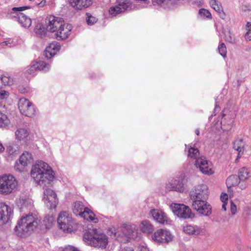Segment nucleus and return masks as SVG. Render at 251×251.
<instances>
[{"label":"nucleus","instance_id":"f257e3e1","mask_svg":"<svg viewBox=\"0 0 251 251\" xmlns=\"http://www.w3.org/2000/svg\"><path fill=\"white\" fill-rule=\"evenodd\" d=\"M31 177L40 185H47L54 178V173L46 162L38 160L32 166L30 173Z\"/></svg>","mask_w":251,"mask_h":251},{"label":"nucleus","instance_id":"f03ea898","mask_svg":"<svg viewBox=\"0 0 251 251\" xmlns=\"http://www.w3.org/2000/svg\"><path fill=\"white\" fill-rule=\"evenodd\" d=\"M40 221L33 214H25L21 218L14 228L16 235L25 237L31 233L38 227Z\"/></svg>","mask_w":251,"mask_h":251},{"label":"nucleus","instance_id":"7ed1b4c3","mask_svg":"<svg viewBox=\"0 0 251 251\" xmlns=\"http://www.w3.org/2000/svg\"><path fill=\"white\" fill-rule=\"evenodd\" d=\"M84 239L90 246L105 249L108 244V238L106 235L103 233L98 234L97 229H93L92 233L85 235Z\"/></svg>","mask_w":251,"mask_h":251},{"label":"nucleus","instance_id":"20e7f679","mask_svg":"<svg viewBox=\"0 0 251 251\" xmlns=\"http://www.w3.org/2000/svg\"><path fill=\"white\" fill-rule=\"evenodd\" d=\"M18 181L14 176L5 175L0 176V194L9 195L17 189Z\"/></svg>","mask_w":251,"mask_h":251},{"label":"nucleus","instance_id":"39448f33","mask_svg":"<svg viewBox=\"0 0 251 251\" xmlns=\"http://www.w3.org/2000/svg\"><path fill=\"white\" fill-rule=\"evenodd\" d=\"M57 223L64 232L70 233L73 230L74 222L71 215L66 211H61L58 215Z\"/></svg>","mask_w":251,"mask_h":251},{"label":"nucleus","instance_id":"423d86ee","mask_svg":"<svg viewBox=\"0 0 251 251\" xmlns=\"http://www.w3.org/2000/svg\"><path fill=\"white\" fill-rule=\"evenodd\" d=\"M208 195V188L206 185L203 184L194 187L190 192V199L193 201L197 200H206Z\"/></svg>","mask_w":251,"mask_h":251},{"label":"nucleus","instance_id":"0eeeda50","mask_svg":"<svg viewBox=\"0 0 251 251\" xmlns=\"http://www.w3.org/2000/svg\"><path fill=\"white\" fill-rule=\"evenodd\" d=\"M171 207L175 215L179 218L186 219L194 217L191 208L184 204L173 203Z\"/></svg>","mask_w":251,"mask_h":251},{"label":"nucleus","instance_id":"6e6552de","mask_svg":"<svg viewBox=\"0 0 251 251\" xmlns=\"http://www.w3.org/2000/svg\"><path fill=\"white\" fill-rule=\"evenodd\" d=\"M192 207L200 214L209 216L212 213V207L206 200H197L193 201Z\"/></svg>","mask_w":251,"mask_h":251},{"label":"nucleus","instance_id":"1a4fd4ad","mask_svg":"<svg viewBox=\"0 0 251 251\" xmlns=\"http://www.w3.org/2000/svg\"><path fill=\"white\" fill-rule=\"evenodd\" d=\"M18 108L20 113L23 115L29 117L35 115V109L32 103L27 99H20L18 102Z\"/></svg>","mask_w":251,"mask_h":251},{"label":"nucleus","instance_id":"9d476101","mask_svg":"<svg viewBox=\"0 0 251 251\" xmlns=\"http://www.w3.org/2000/svg\"><path fill=\"white\" fill-rule=\"evenodd\" d=\"M46 22L48 31L57 33L64 21L61 18L50 15L47 17Z\"/></svg>","mask_w":251,"mask_h":251},{"label":"nucleus","instance_id":"9b49d317","mask_svg":"<svg viewBox=\"0 0 251 251\" xmlns=\"http://www.w3.org/2000/svg\"><path fill=\"white\" fill-rule=\"evenodd\" d=\"M43 200L46 206L50 209L55 208L58 203L56 193L50 189L44 190Z\"/></svg>","mask_w":251,"mask_h":251},{"label":"nucleus","instance_id":"f8f14e48","mask_svg":"<svg viewBox=\"0 0 251 251\" xmlns=\"http://www.w3.org/2000/svg\"><path fill=\"white\" fill-rule=\"evenodd\" d=\"M152 238L154 241L157 243H168L172 241L173 236L169 231L160 229L154 233Z\"/></svg>","mask_w":251,"mask_h":251},{"label":"nucleus","instance_id":"ddd939ff","mask_svg":"<svg viewBox=\"0 0 251 251\" xmlns=\"http://www.w3.org/2000/svg\"><path fill=\"white\" fill-rule=\"evenodd\" d=\"M195 165L203 174L210 175L214 173L212 169L209 167L208 161L203 157L197 159Z\"/></svg>","mask_w":251,"mask_h":251},{"label":"nucleus","instance_id":"4468645a","mask_svg":"<svg viewBox=\"0 0 251 251\" xmlns=\"http://www.w3.org/2000/svg\"><path fill=\"white\" fill-rule=\"evenodd\" d=\"M130 6V3L128 0H119L118 4L110 8L109 13L113 16H116L117 14L124 12L128 9Z\"/></svg>","mask_w":251,"mask_h":251},{"label":"nucleus","instance_id":"2eb2a0df","mask_svg":"<svg viewBox=\"0 0 251 251\" xmlns=\"http://www.w3.org/2000/svg\"><path fill=\"white\" fill-rule=\"evenodd\" d=\"M12 212L11 208L5 202H0V225L6 224L10 219Z\"/></svg>","mask_w":251,"mask_h":251},{"label":"nucleus","instance_id":"dca6fc26","mask_svg":"<svg viewBox=\"0 0 251 251\" xmlns=\"http://www.w3.org/2000/svg\"><path fill=\"white\" fill-rule=\"evenodd\" d=\"M72 29V26L71 25L65 24L64 22L57 33H55L56 38L58 40H63L67 38L70 35Z\"/></svg>","mask_w":251,"mask_h":251},{"label":"nucleus","instance_id":"f3484780","mask_svg":"<svg viewBox=\"0 0 251 251\" xmlns=\"http://www.w3.org/2000/svg\"><path fill=\"white\" fill-rule=\"evenodd\" d=\"M16 138L23 144H27L31 140L29 130L25 128H19L15 131Z\"/></svg>","mask_w":251,"mask_h":251},{"label":"nucleus","instance_id":"a211bd4d","mask_svg":"<svg viewBox=\"0 0 251 251\" xmlns=\"http://www.w3.org/2000/svg\"><path fill=\"white\" fill-rule=\"evenodd\" d=\"M71 5L76 10L85 9L93 3L92 0H69Z\"/></svg>","mask_w":251,"mask_h":251},{"label":"nucleus","instance_id":"6ab92c4d","mask_svg":"<svg viewBox=\"0 0 251 251\" xmlns=\"http://www.w3.org/2000/svg\"><path fill=\"white\" fill-rule=\"evenodd\" d=\"M151 214L153 219L156 222L162 224H166L168 223V218L163 212L157 209H153L151 211Z\"/></svg>","mask_w":251,"mask_h":251},{"label":"nucleus","instance_id":"aec40b11","mask_svg":"<svg viewBox=\"0 0 251 251\" xmlns=\"http://www.w3.org/2000/svg\"><path fill=\"white\" fill-rule=\"evenodd\" d=\"M167 188L169 190L176 191L179 192H183L184 190L183 184L182 181L177 179L173 180L171 182L167 184Z\"/></svg>","mask_w":251,"mask_h":251},{"label":"nucleus","instance_id":"412c9836","mask_svg":"<svg viewBox=\"0 0 251 251\" xmlns=\"http://www.w3.org/2000/svg\"><path fill=\"white\" fill-rule=\"evenodd\" d=\"M79 216L83 218L84 219L92 222L94 223L98 222V219L96 218L95 214L87 207L84 209V210L81 212Z\"/></svg>","mask_w":251,"mask_h":251},{"label":"nucleus","instance_id":"4be33fe9","mask_svg":"<svg viewBox=\"0 0 251 251\" xmlns=\"http://www.w3.org/2000/svg\"><path fill=\"white\" fill-rule=\"evenodd\" d=\"M183 231L188 234L198 235L202 232V229L197 226H193L188 225L183 227Z\"/></svg>","mask_w":251,"mask_h":251},{"label":"nucleus","instance_id":"5701e85b","mask_svg":"<svg viewBox=\"0 0 251 251\" xmlns=\"http://www.w3.org/2000/svg\"><path fill=\"white\" fill-rule=\"evenodd\" d=\"M21 25L25 27H29L31 25V20L23 13H19L16 17Z\"/></svg>","mask_w":251,"mask_h":251},{"label":"nucleus","instance_id":"b1692460","mask_svg":"<svg viewBox=\"0 0 251 251\" xmlns=\"http://www.w3.org/2000/svg\"><path fill=\"white\" fill-rule=\"evenodd\" d=\"M209 3L211 7L219 13L220 18L224 19L226 15L220 2L217 0H210Z\"/></svg>","mask_w":251,"mask_h":251},{"label":"nucleus","instance_id":"393cba45","mask_svg":"<svg viewBox=\"0 0 251 251\" xmlns=\"http://www.w3.org/2000/svg\"><path fill=\"white\" fill-rule=\"evenodd\" d=\"M32 161L33 158L31 154L27 151L24 152L19 158L20 163L23 166H27L32 163Z\"/></svg>","mask_w":251,"mask_h":251},{"label":"nucleus","instance_id":"a878e982","mask_svg":"<svg viewBox=\"0 0 251 251\" xmlns=\"http://www.w3.org/2000/svg\"><path fill=\"white\" fill-rule=\"evenodd\" d=\"M245 143L242 139H238L233 143V148L238 151V155L243 154L244 151Z\"/></svg>","mask_w":251,"mask_h":251},{"label":"nucleus","instance_id":"bb28decb","mask_svg":"<svg viewBox=\"0 0 251 251\" xmlns=\"http://www.w3.org/2000/svg\"><path fill=\"white\" fill-rule=\"evenodd\" d=\"M251 171L245 167L240 168L238 172V176L241 180H248L250 177Z\"/></svg>","mask_w":251,"mask_h":251},{"label":"nucleus","instance_id":"cd10ccee","mask_svg":"<svg viewBox=\"0 0 251 251\" xmlns=\"http://www.w3.org/2000/svg\"><path fill=\"white\" fill-rule=\"evenodd\" d=\"M239 178L238 176L231 175L227 177L226 180V184L228 188L237 186L239 183Z\"/></svg>","mask_w":251,"mask_h":251},{"label":"nucleus","instance_id":"c85d7f7f","mask_svg":"<svg viewBox=\"0 0 251 251\" xmlns=\"http://www.w3.org/2000/svg\"><path fill=\"white\" fill-rule=\"evenodd\" d=\"M142 231L146 233H149L153 231V226L148 221H143L140 225Z\"/></svg>","mask_w":251,"mask_h":251},{"label":"nucleus","instance_id":"c756f323","mask_svg":"<svg viewBox=\"0 0 251 251\" xmlns=\"http://www.w3.org/2000/svg\"><path fill=\"white\" fill-rule=\"evenodd\" d=\"M234 120L233 118L230 119L227 122L226 121V118L223 119L221 121V128L224 131H228L232 127Z\"/></svg>","mask_w":251,"mask_h":251},{"label":"nucleus","instance_id":"7c9ffc66","mask_svg":"<svg viewBox=\"0 0 251 251\" xmlns=\"http://www.w3.org/2000/svg\"><path fill=\"white\" fill-rule=\"evenodd\" d=\"M188 156L195 159L196 160L197 159L200 158V151L199 150L196 148H194L192 147V146H188Z\"/></svg>","mask_w":251,"mask_h":251},{"label":"nucleus","instance_id":"2f4dec72","mask_svg":"<svg viewBox=\"0 0 251 251\" xmlns=\"http://www.w3.org/2000/svg\"><path fill=\"white\" fill-rule=\"evenodd\" d=\"M47 29H46L42 25L38 24L34 28V31L37 36L41 38L44 37L47 34Z\"/></svg>","mask_w":251,"mask_h":251},{"label":"nucleus","instance_id":"473e14b6","mask_svg":"<svg viewBox=\"0 0 251 251\" xmlns=\"http://www.w3.org/2000/svg\"><path fill=\"white\" fill-rule=\"evenodd\" d=\"M85 208L82 202L76 201L75 203L73 212L76 215H80Z\"/></svg>","mask_w":251,"mask_h":251},{"label":"nucleus","instance_id":"72a5a7b5","mask_svg":"<svg viewBox=\"0 0 251 251\" xmlns=\"http://www.w3.org/2000/svg\"><path fill=\"white\" fill-rule=\"evenodd\" d=\"M54 222V218L52 215H47L45 217L43 224L45 226L46 228H50Z\"/></svg>","mask_w":251,"mask_h":251},{"label":"nucleus","instance_id":"f704fd0d","mask_svg":"<svg viewBox=\"0 0 251 251\" xmlns=\"http://www.w3.org/2000/svg\"><path fill=\"white\" fill-rule=\"evenodd\" d=\"M9 123V120L7 116L0 112V128L7 126Z\"/></svg>","mask_w":251,"mask_h":251},{"label":"nucleus","instance_id":"c9c22d12","mask_svg":"<svg viewBox=\"0 0 251 251\" xmlns=\"http://www.w3.org/2000/svg\"><path fill=\"white\" fill-rule=\"evenodd\" d=\"M218 50L219 53L224 58H225L226 56V48L225 44L224 43L220 44V45L218 46Z\"/></svg>","mask_w":251,"mask_h":251},{"label":"nucleus","instance_id":"e433bc0d","mask_svg":"<svg viewBox=\"0 0 251 251\" xmlns=\"http://www.w3.org/2000/svg\"><path fill=\"white\" fill-rule=\"evenodd\" d=\"M35 63L36 66H38V70L48 71L49 70V67L47 66L46 63L44 61H39Z\"/></svg>","mask_w":251,"mask_h":251},{"label":"nucleus","instance_id":"4c0bfd02","mask_svg":"<svg viewBox=\"0 0 251 251\" xmlns=\"http://www.w3.org/2000/svg\"><path fill=\"white\" fill-rule=\"evenodd\" d=\"M0 79L4 85H11L13 84V79L9 76L1 75Z\"/></svg>","mask_w":251,"mask_h":251},{"label":"nucleus","instance_id":"58836bf2","mask_svg":"<svg viewBox=\"0 0 251 251\" xmlns=\"http://www.w3.org/2000/svg\"><path fill=\"white\" fill-rule=\"evenodd\" d=\"M57 51L55 50H49V47H47L45 51L44 55L48 59L51 58L56 54Z\"/></svg>","mask_w":251,"mask_h":251},{"label":"nucleus","instance_id":"ea45409f","mask_svg":"<svg viewBox=\"0 0 251 251\" xmlns=\"http://www.w3.org/2000/svg\"><path fill=\"white\" fill-rule=\"evenodd\" d=\"M108 234L112 238L117 239L119 236V233L117 231V230L114 228L111 227L109 229Z\"/></svg>","mask_w":251,"mask_h":251},{"label":"nucleus","instance_id":"a19ab883","mask_svg":"<svg viewBox=\"0 0 251 251\" xmlns=\"http://www.w3.org/2000/svg\"><path fill=\"white\" fill-rule=\"evenodd\" d=\"M246 28L248 32L245 35V38L246 40H251V23L248 22L246 25Z\"/></svg>","mask_w":251,"mask_h":251},{"label":"nucleus","instance_id":"79ce46f5","mask_svg":"<svg viewBox=\"0 0 251 251\" xmlns=\"http://www.w3.org/2000/svg\"><path fill=\"white\" fill-rule=\"evenodd\" d=\"M199 14L203 17L207 18H211V14L210 12L207 9L201 8L199 10Z\"/></svg>","mask_w":251,"mask_h":251},{"label":"nucleus","instance_id":"37998d69","mask_svg":"<svg viewBox=\"0 0 251 251\" xmlns=\"http://www.w3.org/2000/svg\"><path fill=\"white\" fill-rule=\"evenodd\" d=\"M86 16V21L88 25H92L97 22V19L95 17L92 16L90 14L87 13Z\"/></svg>","mask_w":251,"mask_h":251},{"label":"nucleus","instance_id":"c03bdc74","mask_svg":"<svg viewBox=\"0 0 251 251\" xmlns=\"http://www.w3.org/2000/svg\"><path fill=\"white\" fill-rule=\"evenodd\" d=\"M225 40L231 43H235L236 39L234 36L230 32L228 31L227 33L225 35Z\"/></svg>","mask_w":251,"mask_h":251},{"label":"nucleus","instance_id":"a18cd8bd","mask_svg":"<svg viewBox=\"0 0 251 251\" xmlns=\"http://www.w3.org/2000/svg\"><path fill=\"white\" fill-rule=\"evenodd\" d=\"M23 206L31 209L33 207V201L31 199H25L23 201Z\"/></svg>","mask_w":251,"mask_h":251},{"label":"nucleus","instance_id":"49530a36","mask_svg":"<svg viewBox=\"0 0 251 251\" xmlns=\"http://www.w3.org/2000/svg\"><path fill=\"white\" fill-rule=\"evenodd\" d=\"M38 66H36L35 63L31 65L29 68L27 69L26 72L28 74H32L34 73L37 70Z\"/></svg>","mask_w":251,"mask_h":251},{"label":"nucleus","instance_id":"de8ad7c7","mask_svg":"<svg viewBox=\"0 0 251 251\" xmlns=\"http://www.w3.org/2000/svg\"><path fill=\"white\" fill-rule=\"evenodd\" d=\"M48 47H49V50H55L56 51H58L60 49V46L56 42L50 44Z\"/></svg>","mask_w":251,"mask_h":251},{"label":"nucleus","instance_id":"09e8293b","mask_svg":"<svg viewBox=\"0 0 251 251\" xmlns=\"http://www.w3.org/2000/svg\"><path fill=\"white\" fill-rule=\"evenodd\" d=\"M247 180H241L239 179V183L238 184L239 188L242 190L245 189L247 188L248 184V183L246 181Z\"/></svg>","mask_w":251,"mask_h":251},{"label":"nucleus","instance_id":"8fccbe9b","mask_svg":"<svg viewBox=\"0 0 251 251\" xmlns=\"http://www.w3.org/2000/svg\"><path fill=\"white\" fill-rule=\"evenodd\" d=\"M6 152L10 155L17 154V151L12 146H8L6 149Z\"/></svg>","mask_w":251,"mask_h":251},{"label":"nucleus","instance_id":"3c124183","mask_svg":"<svg viewBox=\"0 0 251 251\" xmlns=\"http://www.w3.org/2000/svg\"><path fill=\"white\" fill-rule=\"evenodd\" d=\"M30 7L29 6H25L22 7H13L12 10L14 11H22L25 9H30Z\"/></svg>","mask_w":251,"mask_h":251},{"label":"nucleus","instance_id":"603ef678","mask_svg":"<svg viewBox=\"0 0 251 251\" xmlns=\"http://www.w3.org/2000/svg\"><path fill=\"white\" fill-rule=\"evenodd\" d=\"M63 251H79V250L74 246L69 245L66 247Z\"/></svg>","mask_w":251,"mask_h":251},{"label":"nucleus","instance_id":"864d4df0","mask_svg":"<svg viewBox=\"0 0 251 251\" xmlns=\"http://www.w3.org/2000/svg\"><path fill=\"white\" fill-rule=\"evenodd\" d=\"M237 207L236 205L232 202L230 203V211L232 215H235L236 212Z\"/></svg>","mask_w":251,"mask_h":251},{"label":"nucleus","instance_id":"5fc2aeb1","mask_svg":"<svg viewBox=\"0 0 251 251\" xmlns=\"http://www.w3.org/2000/svg\"><path fill=\"white\" fill-rule=\"evenodd\" d=\"M9 95L8 92L4 90H1L0 91V96L1 99L6 98Z\"/></svg>","mask_w":251,"mask_h":251},{"label":"nucleus","instance_id":"6e6d98bb","mask_svg":"<svg viewBox=\"0 0 251 251\" xmlns=\"http://www.w3.org/2000/svg\"><path fill=\"white\" fill-rule=\"evenodd\" d=\"M221 200L223 202H227L228 195L226 193H222L221 195Z\"/></svg>","mask_w":251,"mask_h":251},{"label":"nucleus","instance_id":"4d7b16f0","mask_svg":"<svg viewBox=\"0 0 251 251\" xmlns=\"http://www.w3.org/2000/svg\"><path fill=\"white\" fill-rule=\"evenodd\" d=\"M119 251H134V250L132 247H125L121 248Z\"/></svg>","mask_w":251,"mask_h":251},{"label":"nucleus","instance_id":"13d9d810","mask_svg":"<svg viewBox=\"0 0 251 251\" xmlns=\"http://www.w3.org/2000/svg\"><path fill=\"white\" fill-rule=\"evenodd\" d=\"M153 3H156L158 4H161L165 2L170 1V0H152Z\"/></svg>","mask_w":251,"mask_h":251},{"label":"nucleus","instance_id":"bf43d9fd","mask_svg":"<svg viewBox=\"0 0 251 251\" xmlns=\"http://www.w3.org/2000/svg\"><path fill=\"white\" fill-rule=\"evenodd\" d=\"M139 251H149L148 248H147L146 247H144L143 246H139Z\"/></svg>","mask_w":251,"mask_h":251},{"label":"nucleus","instance_id":"052dcab7","mask_svg":"<svg viewBox=\"0 0 251 251\" xmlns=\"http://www.w3.org/2000/svg\"><path fill=\"white\" fill-rule=\"evenodd\" d=\"M46 0H42L40 3H37L39 6L43 7L46 4Z\"/></svg>","mask_w":251,"mask_h":251},{"label":"nucleus","instance_id":"680f3d73","mask_svg":"<svg viewBox=\"0 0 251 251\" xmlns=\"http://www.w3.org/2000/svg\"><path fill=\"white\" fill-rule=\"evenodd\" d=\"M9 44H10V43L7 41L2 42L0 44L1 46H8Z\"/></svg>","mask_w":251,"mask_h":251},{"label":"nucleus","instance_id":"e2e57ef3","mask_svg":"<svg viewBox=\"0 0 251 251\" xmlns=\"http://www.w3.org/2000/svg\"><path fill=\"white\" fill-rule=\"evenodd\" d=\"M227 202H223L222 205V209L224 211H226V206L227 205Z\"/></svg>","mask_w":251,"mask_h":251},{"label":"nucleus","instance_id":"0e129e2a","mask_svg":"<svg viewBox=\"0 0 251 251\" xmlns=\"http://www.w3.org/2000/svg\"><path fill=\"white\" fill-rule=\"evenodd\" d=\"M195 132H196V134L197 135H199L200 134V130L199 128H197L196 129V131H195Z\"/></svg>","mask_w":251,"mask_h":251},{"label":"nucleus","instance_id":"69168bd1","mask_svg":"<svg viewBox=\"0 0 251 251\" xmlns=\"http://www.w3.org/2000/svg\"><path fill=\"white\" fill-rule=\"evenodd\" d=\"M15 169L16 170H19L20 171H21V170L16 166H15Z\"/></svg>","mask_w":251,"mask_h":251},{"label":"nucleus","instance_id":"338daca9","mask_svg":"<svg viewBox=\"0 0 251 251\" xmlns=\"http://www.w3.org/2000/svg\"><path fill=\"white\" fill-rule=\"evenodd\" d=\"M134 230H135V226H134V227L133 228Z\"/></svg>","mask_w":251,"mask_h":251}]
</instances>
